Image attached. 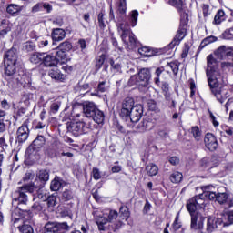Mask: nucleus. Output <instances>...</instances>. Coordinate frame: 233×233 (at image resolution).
<instances>
[{
	"instance_id": "f257e3e1",
	"label": "nucleus",
	"mask_w": 233,
	"mask_h": 233,
	"mask_svg": "<svg viewBox=\"0 0 233 233\" xmlns=\"http://www.w3.org/2000/svg\"><path fill=\"white\" fill-rule=\"evenodd\" d=\"M117 11L118 14H120L116 22L118 34L120 35L126 48L127 50H134V48L137 46L138 41L137 38H136V35L132 33L130 25L125 21V14H127V0H119Z\"/></svg>"
},
{
	"instance_id": "f03ea898",
	"label": "nucleus",
	"mask_w": 233,
	"mask_h": 233,
	"mask_svg": "<svg viewBox=\"0 0 233 233\" xmlns=\"http://www.w3.org/2000/svg\"><path fill=\"white\" fill-rule=\"evenodd\" d=\"M120 117L131 123H137L143 116V106H136V102L132 97H126L121 105Z\"/></svg>"
},
{
	"instance_id": "7ed1b4c3",
	"label": "nucleus",
	"mask_w": 233,
	"mask_h": 233,
	"mask_svg": "<svg viewBox=\"0 0 233 233\" xmlns=\"http://www.w3.org/2000/svg\"><path fill=\"white\" fill-rule=\"evenodd\" d=\"M4 78L7 81V86L11 90H15L19 86V85H23L24 83H30V79H27V82L23 80L25 77H28V75L23 74L21 75L15 74V65L10 62H4Z\"/></svg>"
},
{
	"instance_id": "20e7f679",
	"label": "nucleus",
	"mask_w": 233,
	"mask_h": 233,
	"mask_svg": "<svg viewBox=\"0 0 233 233\" xmlns=\"http://www.w3.org/2000/svg\"><path fill=\"white\" fill-rule=\"evenodd\" d=\"M130 218V211L127 206L120 207L119 213L116 210H110L107 221L111 223L110 227L113 232L119 230L121 227L125 226V221H128Z\"/></svg>"
},
{
	"instance_id": "39448f33",
	"label": "nucleus",
	"mask_w": 233,
	"mask_h": 233,
	"mask_svg": "<svg viewBox=\"0 0 233 233\" xmlns=\"http://www.w3.org/2000/svg\"><path fill=\"white\" fill-rule=\"evenodd\" d=\"M35 184L29 183L25 184L22 187H18L15 192L12 193V205L19 207L20 205H28V193L33 194L35 192Z\"/></svg>"
},
{
	"instance_id": "423d86ee",
	"label": "nucleus",
	"mask_w": 233,
	"mask_h": 233,
	"mask_svg": "<svg viewBox=\"0 0 233 233\" xmlns=\"http://www.w3.org/2000/svg\"><path fill=\"white\" fill-rule=\"evenodd\" d=\"M208 67L206 70L208 83L209 86H218V79H221V75L218 71V60L214 56L209 55L207 57Z\"/></svg>"
},
{
	"instance_id": "0eeeda50",
	"label": "nucleus",
	"mask_w": 233,
	"mask_h": 233,
	"mask_svg": "<svg viewBox=\"0 0 233 233\" xmlns=\"http://www.w3.org/2000/svg\"><path fill=\"white\" fill-rule=\"evenodd\" d=\"M187 19L181 18L177 33L175 38L168 45L169 48H176V46H177L181 43V41L185 39V35H187Z\"/></svg>"
},
{
	"instance_id": "6e6552de",
	"label": "nucleus",
	"mask_w": 233,
	"mask_h": 233,
	"mask_svg": "<svg viewBox=\"0 0 233 233\" xmlns=\"http://www.w3.org/2000/svg\"><path fill=\"white\" fill-rule=\"evenodd\" d=\"M218 86H219V79H218L217 86H209L212 94H214L218 102L223 104L230 97V91L225 87L218 88Z\"/></svg>"
},
{
	"instance_id": "1a4fd4ad",
	"label": "nucleus",
	"mask_w": 233,
	"mask_h": 233,
	"mask_svg": "<svg viewBox=\"0 0 233 233\" xmlns=\"http://www.w3.org/2000/svg\"><path fill=\"white\" fill-rule=\"evenodd\" d=\"M30 137V129L28 128V123L24 122L17 129L15 134V141L18 145H23L26 143Z\"/></svg>"
},
{
	"instance_id": "9d476101",
	"label": "nucleus",
	"mask_w": 233,
	"mask_h": 233,
	"mask_svg": "<svg viewBox=\"0 0 233 233\" xmlns=\"http://www.w3.org/2000/svg\"><path fill=\"white\" fill-rule=\"evenodd\" d=\"M69 130L76 137L87 134L88 130H90V124H86L85 121L74 122L70 125Z\"/></svg>"
},
{
	"instance_id": "9b49d317",
	"label": "nucleus",
	"mask_w": 233,
	"mask_h": 233,
	"mask_svg": "<svg viewBox=\"0 0 233 233\" xmlns=\"http://www.w3.org/2000/svg\"><path fill=\"white\" fill-rule=\"evenodd\" d=\"M45 230L53 233H65L66 230H68V224L66 222H47L45 225Z\"/></svg>"
},
{
	"instance_id": "f8f14e48",
	"label": "nucleus",
	"mask_w": 233,
	"mask_h": 233,
	"mask_svg": "<svg viewBox=\"0 0 233 233\" xmlns=\"http://www.w3.org/2000/svg\"><path fill=\"white\" fill-rule=\"evenodd\" d=\"M205 227V217L201 213H196L191 215V230H203Z\"/></svg>"
},
{
	"instance_id": "ddd939ff",
	"label": "nucleus",
	"mask_w": 233,
	"mask_h": 233,
	"mask_svg": "<svg viewBox=\"0 0 233 233\" xmlns=\"http://www.w3.org/2000/svg\"><path fill=\"white\" fill-rule=\"evenodd\" d=\"M219 227H223V218L208 217L207 220V232H216Z\"/></svg>"
},
{
	"instance_id": "4468645a",
	"label": "nucleus",
	"mask_w": 233,
	"mask_h": 233,
	"mask_svg": "<svg viewBox=\"0 0 233 233\" xmlns=\"http://www.w3.org/2000/svg\"><path fill=\"white\" fill-rule=\"evenodd\" d=\"M47 156L49 157H65V156H66L67 157H74V154L71 152H67L65 153V151H63V149H61L59 147L57 146H51V147H49L47 149Z\"/></svg>"
},
{
	"instance_id": "2eb2a0df",
	"label": "nucleus",
	"mask_w": 233,
	"mask_h": 233,
	"mask_svg": "<svg viewBox=\"0 0 233 233\" xmlns=\"http://www.w3.org/2000/svg\"><path fill=\"white\" fill-rule=\"evenodd\" d=\"M138 81L142 86H148L152 74L149 68H141L137 74Z\"/></svg>"
},
{
	"instance_id": "dca6fc26",
	"label": "nucleus",
	"mask_w": 233,
	"mask_h": 233,
	"mask_svg": "<svg viewBox=\"0 0 233 233\" xmlns=\"http://www.w3.org/2000/svg\"><path fill=\"white\" fill-rule=\"evenodd\" d=\"M46 143V138H45V136L38 135L32 142V144L28 147V150H30L31 152H39V150H41V147H45Z\"/></svg>"
},
{
	"instance_id": "f3484780",
	"label": "nucleus",
	"mask_w": 233,
	"mask_h": 233,
	"mask_svg": "<svg viewBox=\"0 0 233 233\" xmlns=\"http://www.w3.org/2000/svg\"><path fill=\"white\" fill-rule=\"evenodd\" d=\"M204 142L208 150L211 152L218 148V139L210 133H208L204 137Z\"/></svg>"
},
{
	"instance_id": "a211bd4d",
	"label": "nucleus",
	"mask_w": 233,
	"mask_h": 233,
	"mask_svg": "<svg viewBox=\"0 0 233 233\" xmlns=\"http://www.w3.org/2000/svg\"><path fill=\"white\" fill-rule=\"evenodd\" d=\"M14 24L8 19H2L0 22V37H5L9 32H12Z\"/></svg>"
},
{
	"instance_id": "6ab92c4d",
	"label": "nucleus",
	"mask_w": 233,
	"mask_h": 233,
	"mask_svg": "<svg viewBox=\"0 0 233 233\" xmlns=\"http://www.w3.org/2000/svg\"><path fill=\"white\" fill-rule=\"evenodd\" d=\"M17 50H15V48H11L4 56V63H13L17 65Z\"/></svg>"
},
{
	"instance_id": "aec40b11",
	"label": "nucleus",
	"mask_w": 233,
	"mask_h": 233,
	"mask_svg": "<svg viewBox=\"0 0 233 233\" xmlns=\"http://www.w3.org/2000/svg\"><path fill=\"white\" fill-rule=\"evenodd\" d=\"M51 37L53 40V45H56V43H58L59 41H63L65 37H66V32H65V29L56 28L52 31Z\"/></svg>"
},
{
	"instance_id": "412c9836",
	"label": "nucleus",
	"mask_w": 233,
	"mask_h": 233,
	"mask_svg": "<svg viewBox=\"0 0 233 233\" xmlns=\"http://www.w3.org/2000/svg\"><path fill=\"white\" fill-rule=\"evenodd\" d=\"M228 208L226 206L224 213L222 214L223 227H228L233 225V209L228 210Z\"/></svg>"
},
{
	"instance_id": "4be33fe9",
	"label": "nucleus",
	"mask_w": 233,
	"mask_h": 233,
	"mask_svg": "<svg viewBox=\"0 0 233 233\" xmlns=\"http://www.w3.org/2000/svg\"><path fill=\"white\" fill-rule=\"evenodd\" d=\"M45 66H57V65L59 64L57 57H56V56L54 55H48L46 53H44V58H43V62H42Z\"/></svg>"
},
{
	"instance_id": "5701e85b",
	"label": "nucleus",
	"mask_w": 233,
	"mask_h": 233,
	"mask_svg": "<svg viewBox=\"0 0 233 233\" xmlns=\"http://www.w3.org/2000/svg\"><path fill=\"white\" fill-rule=\"evenodd\" d=\"M48 76H50L51 79H55V81L63 82L66 78V76H65V74L61 73V70H59L56 66L49 70Z\"/></svg>"
},
{
	"instance_id": "b1692460",
	"label": "nucleus",
	"mask_w": 233,
	"mask_h": 233,
	"mask_svg": "<svg viewBox=\"0 0 233 233\" xmlns=\"http://www.w3.org/2000/svg\"><path fill=\"white\" fill-rule=\"evenodd\" d=\"M217 201L220 205H226L228 208H232L233 201L228 200V195L227 193H218Z\"/></svg>"
},
{
	"instance_id": "393cba45",
	"label": "nucleus",
	"mask_w": 233,
	"mask_h": 233,
	"mask_svg": "<svg viewBox=\"0 0 233 233\" xmlns=\"http://www.w3.org/2000/svg\"><path fill=\"white\" fill-rule=\"evenodd\" d=\"M95 218L96 219V225L98 227V230H105V226L106 225V223L108 222V218H106V217H103V214L99 213V212H95Z\"/></svg>"
},
{
	"instance_id": "a878e982",
	"label": "nucleus",
	"mask_w": 233,
	"mask_h": 233,
	"mask_svg": "<svg viewBox=\"0 0 233 233\" xmlns=\"http://www.w3.org/2000/svg\"><path fill=\"white\" fill-rule=\"evenodd\" d=\"M97 110L96 105L92 102L86 103L83 107V112L86 117H92L94 113Z\"/></svg>"
},
{
	"instance_id": "bb28decb",
	"label": "nucleus",
	"mask_w": 233,
	"mask_h": 233,
	"mask_svg": "<svg viewBox=\"0 0 233 233\" xmlns=\"http://www.w3.org/2000/svg\"><path fill=\"white\" fill-rule=\"evenodd\" d=\"M65 187V181L61 179L59 177H56L52 181L50 185V189L53 192H57V190L63 188Z\"/></svg>"
},
{
	"instance_id": "cd10ccee",
	"label": "nucleus",
	"mask_w": 233,
	"mask_h": 233,
	"mask_svg": "<svg viewBox=\"0 0 233 233\" xmlns=\"http://www.w3.org/2000/svg\"><path fill=\"white\" fill-rule=\"evenodd\" d=\"M224 21H227V15L225 14V11L223 9H219L214 16L212 25H219Z\"/></svg>"
},
{
	"instance_id": "c85d7f7f",
	"label": "nucleus",
	"mask_w": 233,
	"mask_h": 233,
	"mask_svg": "<svg viewBox=\"0 0 233 233\" xmlns=\"http://www.w3.org/2000/svg\"><path fill=\"white\" fill-rule=\"evenodd\" d=\"M91 117L95 123H97V125H102V123L105 121V113L97 108Z\"/></svg>"
},
{
	"instance_id": "c756f323",
	"label": "nucleus",
	"mask_w": 233,
	"mask_h": 233,
	"mask_svg": "<svg viewBox=\"0 0 233 233\" xmlns=\"http://www.w3.org/2000/svg\"><path fill=\"white\" fill-rule=\"evenodd\" d=\"M205 199H207V197L203 195V193L193 198V201L196 202V205L198 207V208H205Z\"/></svg>"
},
{
	"instance_id": "7c9ffc66",
	"label": "nucleus",
	"mask_w": 233,
	"mask_h": 233,
	"mask_svg": "<svg viewBox=\"0 0 233 233\" xmlns=\"http://www.w3.org/2000/svg\"><path fill=\"white\" fill-rule=\"evenodd\" d=\"M187 208L190 214V216H192V214H198V212H196V210H198V208H199L198 207V204H196L195 200L193 198L189 199L187 204Z\"/></svg>"
},
{
	"instance_id": "2f4dec72",
	"label": "nucleus",
	"mask_w": 233,
	"mask_h": 233,
	"mask_svg": "<svg viewBox=\"0 0 233 233\" xmlns=\"http://www.w3.org/2000/svg\"><path fill=\"white\" fill-rule=\"evenodd\" d=\"M44 56H45V53H34L30 56V61L35 65H38V63L43 62Z\"/></svg>"
},
{
	"instance_id": "473e14b6",
	"label": "nucleus",
	"mask_w": 233,
	"mask_h": 233,
	"mask_svg": "<svg viewBox=\"0 0 233 233\" xmlns=\"http://www.w3.org/2000/svg\"><path fill=\"white\" fill-rule=\"evenodd\" d=\"M138 53L140 54V56H143V57H152L154 56V51H152L150 47L147 46L138 48Z\"/></svg>"
},
{
	"instance_id": "72a5a7b5",
	"label": "nucleus",
	"mask_w": 233,
	"mask_h": 233,
	"mask_svg": "<svg viewBox=\"0 0 233 233\" xmlns=\"http://www.w3.org/2000/svg\"><path fill=\"white\" fill-rule=\"evenodd\" d=\"M56 59H58V63H66V52L62 51L61 49H56Z\"/></svg>"
},
{
	"instance_id": "f704fd0d",
	"label": "nucleus",
	"mask_w": 233,
	"mask_h": 233,
	"mask_svg": "<svg viewBox=\"0 0 233 233\" xmlns=\"http://www.w3.org/2000/svg\"><path fill=\"white\" fill-rule=\"evenodd\" d=\"M6 12L11 15H15V14H18V12H21V6L19 5L11 4L7 6Z\"/></svg>"
},
{
	"instance_id": "c9c22d12",
	"label": "nucleus",
	"mask_w": 233,
	"mask_h": 233,
	"mask_svg": "<svg viewBox=\"0 0 233 233\" xmlns=\"http://www.w3.org/2000/svg\"><path fill=\"white\" fill-rule=\"evenodd\" d=\"M72 48V43L68 41H64L59 44V46L56 48V50H62L63 52H70V49Z\"/></svg>"
},
{
	"instance_id": "e433bc0d",
	"label": "nucleus",
	"mask_w": 233,
	"mask_h": 233,
	"mask_svg": "<svg viewBox=\"0 0 233 233\" xmlns=\"http://www.w3.org/2000/svg\"><path fill=\"white\" fill-rule=\"evenodd\" d=\"M182 180H183V173L179 171H175L170 176L171 183H181Z\"/></svg>"
},
{
	"instance_id": "4c0bfd02",
	"label": "nucleus",
	"mask_w": 233,
	"mask_h": 233,
	"mask_svg": "<svg viewBox=\"0 0 233 233\" xmlns=\"http://www.w3.org/2000/svg\"><path fill=\"white\" fill-rule=\"evenodd\" d=\"M146 170L148 176H157V172H159V168L155 164H149L146 167Z\"/></svg>"
},
{
	"instance_id": "58836bf2",
	"label": "nucleus",
	"mask_w": 233,
	"mask_h": 233,
	"mask_svg": "<svg viewBox=\"0 0 233 233\" xmlns=\"http://www.w3.org/2000/svg\"><path fill=\"white\" fill-rule=\"evenodd\" d=\"M215 56H217L218 59H225L227 56V46H221L215 51Z\"/></svg>"
},
{
	"instance_id": "ea45409f",
	"label": "nucleus",
	"mask_w": 233,
	"mask_h": 233,
	"mask_svg": "<svg viewBox=\"0 0 233 233\" xmlns=\"http://www.w3.org/2000/svg\"><path fill=\"white\" fill-rule=\"evenodd\" d=\"M166 68H170L174 76H177L179 72V62H170L166 66Z\"/></svg>"
},
{
	"instance_id": "a19ab883",
	"label": "nucleus",
	"mask_w": 233,
	"mask_h": 233,
	"mask_svg": "<svg viewBox=\"0 0 233 233\" xmlns=\"http://www.w3.org/2000/svg\"><path fill=\"white\" fill-rule=\"evenodd\" d=\"M191 134L196 141H201V139H203V136H201V130H199L198 127H193L191 128Z\"/></svg>"
},
{
	"instance_id": "79ce46f5",
	"label": "nucleus",
	"mask_w": 233,
	"mask_h": 233,
	"mask_svg": "<svg viewBox=\"0 0 233 233\" xmlns=\"http://www.w3.org/2000/svg\"><path fill=\"white\" fill-rule=\"evenodd\" d=\"M139 17V12L137 10H133L129 17V23L131 26H136L137 25V18Z\"/></svg>"
},
{
	"instance_id": "37998d69",
	"label": "nucleus",
	"mask_w": 233,
	"mask_h": 233,
	"mask_svg": "<svg viewBox=\"0 0 233 233\" xmlns=\"http://www.w3.org/2000/svg\"><path fill=\"white\" fill-rule=\"evenodd\" d=\"M38 179L43 183H46L50 179V174L46 170H40L37 174Z\"/></svg>"
},
{
	"instance_id": "c03bdc74",
	"label": "nucleus",
	"mask_w": 233,
	"mask_h": 233,
	"mask_svg": "<svg viewBox=\"0 0 233 233\" xmlns=\"http://www.w3.org/2000/svg\"><path fill=\"white\" fill-rule=\"evenodd\" d=\"M98 26L101 30L106 28V23L105 22V13L100 12L97 15Z\"/></svg>"
},
{
	"instance_id": "a18cd8bd",
	"label": "nucleus",
	"mask_w": 233,
	"mask_h": 233,
	"mask_svg": "<svg viewBox=\"0 0 233 233\" xmlns=\"http://www.w3.org/2000/svg\"><path fill=\"white\" fill-rule=\"evenodd\" d=\"M166 3L174 6L177 10H181V8H183V0H166Z\"/></svg>"
},
{
	"instance_id": "49530a36",
	"label": "nucleus",
	"mask_w": 233,
	"mask_h": 233,
	"mask_svg": "<svg viewBox=\"0 0 233 233\" xmlns=\"http://www.w3.org/2000/svg\"><path fill=\"white\" fill-rule=\"evenodd\" d=\"M150 125H152V123L144 120L138 125V132H147V130H150Z\"/></svg>"
},
{
	"instance_id": "de8ad7c7",
	"label": "nucleus",
	"mask_w": 233,
	"mask_h": 233,
	"mask_svg": "<svg viewBox=\"0 0 233 233\" xmlns=\"http://www.w3.org/2000/svg\"><path fill=\"white\" fill-rule=\"evenodd\" d=\"M21 233H34V228L30 224H24L18 227Z\"/></svg>"
},
{
	"instance_id": "09e8293b",
	"label": "nucleus",
	"mask_w": 233,
	"mask_h": 233,
	"mask_svg": "<svg viewBox=\"0 0 233 233\" xmlns=\"http://www.w3.org/2000/svg\"><path fill=\"white\" fill-rule=\"evenodd\" d=\"M74 198V193L70 189H66L62 194V199L64 201H70Z\"/></svg>"
},
{
	"instance_id": "8fccbe9b",
	"label": "nucleus",
	"mask_w": 233,
	"mask_h": 233,
	"mask_svg": "<svg viewBox=\"0 0 233 233\" xmlns=\"http://www.w3.org/2000/svg\"><path fill=\"white\" fill-rule=\"evenodd\" d=\"M202 190H203L202 195L208 198V194H210L211 192H214V190H216V187H214L213 185L203 186Z\"/></svg>"
},
{
	"instance_id": "3c124183",
	"label": "nucleus",
	"mask_w": 233,
	"mask_h": 233,
	"mask_svg": "<svg viewBox=\"0 0 233 233\" xmlns=\"http://www.w3.org/2000/svg\"><path fill=\"white\" fill-rule=\"evenodd\" d=\"M106 59V56L101 55L96 58V70H100L101 66L105 65V60Z\"/></svg>"
},
{
	"instance_id": "603ef678",
	"label": "nucleus",
	"mask_w": 233,
	"mask_h": 233,
	"mask_svg": "<svg viewBox=\"0 0 233 233\" xmlns=\"http://www.w3.org/2000/svg\"><path fill=\"white\" fill-rule=\"evenodd\" d=\"M215 41H218L216 36H208L201 42L200 46L205 47L207 45H210V43H215Z\"/></svg>"
},
{
	"instance_id": "864d4df0",
	"label": "nucleus",
	"mask_w": 233,
	"mask_h": 233,
	"mask_svg": "<svg viewBox=\"0 0 233 233\" xmlns=\"http://www.w3.org/2000/svg\"><path fill=\"white\" fill-rule=\"evenodd\" d=\"M172 227H173L174 232H177V230L181 228L182 225H181V222H179V213L176 216Z\"/></svg>"
},
{
	"instance_id": "5fc2aeb1",
	"label": "nucleus",
	"mask_w": 233,
	"mask_h": 233,
	"mask_svg": "<svg viewBox=\"0 0 233 233\" xmlns=\"http://www.w3.org/2000/svg\"><path fill=\"white\" fill-rule=\"evenodd\" d=\"M91 176L95 181H99L101 179V171L97 167H93Z\"/></svg>"
},
{
	"instance_id": "6e6d98bb",
	"label": "nucleus",
	"mask_w": 233,
	"mask_h": 233,
	"mask_svg": "<svg viewBox=\"0 0 233 233\" xmlns=\"http://www.w3.org/2000/svg\"><path fill=\"white\" fill-rule=\"evenodd\" d=\"M222 37H223V39L232 40L233 39V27H230L229 29H227L222 34Z\"/></svg>"
},
{
	"instance_id": "4d7b16f0",
	"label": "nucleus",
	"mask_w": 233,
	"mask_h": 233,
	"mask_svg": "<svg viewBox=\"0 0 233 233\" xmlns=\"http://www.w3.org/2000/svg\"><path fill=\"white\" fill-rule=\"evenodd\" d=\"M61 107V103L59 101L54 102L50 106V112L52 114H57L59 112V108Z\"/></svg>"
},
{
	"instance_id": "13d9d810",
	"label": "nucleus",
	"mask_w": 233,
	"mask_h": 233,
	"mask_svg": "<svg viewBox=\"0 0 233 233\" xmlns=\"http://www.w3.org/2000/svg\"><path fill=\"white\" fill-rule=\"evenodd\" d=\"M161 88H162V91L164 92V96H165L166 99H168L170 97V94L168 93V90H169L168 83L162 82Z\"/></svg>"
},
{
	"instance_id": "bf43d9fd",
	"label": "nucleus",
	"mask_w": 233,
	"mask_h": 233,
	"mask_svg": "<svg viewBox=\"0 0 233 233\" xmlns=\"http://www.w3.org/2000/svg\"><path fill=\"white\" fill-rule=\"evenodd\" d=\"M48 207H56V203H57V197L55 195H51L46 199Z\"/></svg>"
},
{
	"instance_id": "052dcab7",
	"label": "nucleus",
	"mask_w": 233,
	"mask_h": 233,
	"mask_svg": "<svg viewBox=\"0 0 233 233\" xmlns=\"http://www.w3.org/2000/svg\"><path fill=\"white\" fill-rule=\"evenodd\" d=\"M128 85L129 86H134V85L141 86V82H139V78L137 77V76L134 75L129 78Z\"/></svg>"
},
{
	"instance_id": "680f3d73",
	"label": "nucleus",
	"mask_w": 233,
	"mask_h": 233,
	"mask_svg": "<svg viewBox=\"0 0 233 233\" xmlns=\"http://www.w3.org/2000/svg\"><path fill=\"white\" fill-rule=\"evenodd\" d=\"M223 132L227 134L228 137H233V127L228 126H223L222 127Z\"/></svg>"
},
{
	"instance_id": "e2e57ef3",
	"label": "nucleus",
	"mask_w": 233,
	"mask_h": 233,
	"mask_svg": "<svg viewBox=\"0 0 233 233\" xmlns=\"http://www.w3.org/2000/svg\"><path fill=\"white\" fill-rule=\"evenodd\" d=\"M202 12L204 17H208L210 15V5L204 4L202 5Z\"/></svg>"
},
{
	"instance_id": "0e129e2a",
	"label": "nucleus",
	"mask_w": 233,
	"mask_h": 233,
	"mask_svg": "<svg viewBox=\"0 0 233 233\" xmlns=\"http://www.w3.org/2000/svg\"><path fill=\"white\" fill-rule=\"evenodd\" d=\"M190 85V97H194L196 96V82H194V79L189 80Z\"/></svg>"
},
{
	"instance_id": "69168bd1",
	"label": "nucleus",
	"mask_w": 233,
	"mask_h": 233,
	"mask_svg": "<svg viewBox=\"0 0 233 233\" xmlns=\"http://www.w3.org/2000/svg\"><path fill=\"white\" fill-rule=\"evenodd\" d=\"M208 114H209V117L213 123V127H219V122H218V120L216 119V116H214V114L212 113V111H210V109H208Z\"/></svg>"
},
{
	"instance_id": "338daca9",
	"label": "nucleus",
	"mask_w": 233,
	"mask_h": 233,
	"mask_svg": "<svg viewBox=\"0 0 233 233\" xmlns=\"http://www.w3.org/2000/svg\"><path fill=\"white\" fill-rule=\"evenodd\" d=\"M35 177V175L32 172H26L23 177L24 181H32Z\"/></svg>"
},
{
	"instance_id": "774afa93",
	"label": "nucleus",
	"mask_w": 233,
	"mask_h": 233,
	"mask_svg": "<svg viewBox=\"0 0 233 233\" xmlns=\"http://www.w3.org/2000/svg\"><path fill=\"white\" fill-rule=\"evenodd\" d=\"M15 210H12L11 218H15V216H23L21 214V208H19V206H15Z\"/></svg>"
}]
</instances>
